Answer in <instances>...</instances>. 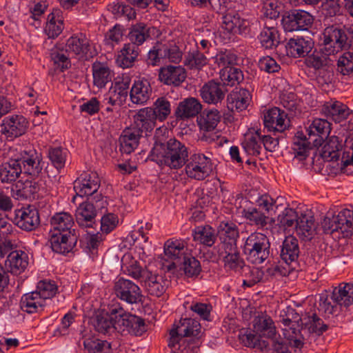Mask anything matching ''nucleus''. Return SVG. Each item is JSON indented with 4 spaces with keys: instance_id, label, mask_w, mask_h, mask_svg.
<instances>
[{
    "instance_id": "f257e3e1",
    "label": "nucleus",
    "mask_w": 353,
    "mask_h": 353,
    "mask_svg": "<svg viewBox=\"0 0 353 353\" xmlns=\"http://www.w3.org/2000/svg\"><path fill=\"white\" fill-rule=\"evenodd\" d=\"M188 148L176 139L165 143L155 141L150 154L152 161L159 165L170 170H179L185 165L188 178L203 181L213 172L214 163L210 157L203 153H194L188 159Z\"/></svg>"
},
{
    "instance_id": "f03ea898",
    "label": "nucleus",
    "mask_w": 353,
    "mask_h": 353,
    "mask_svg": "<svg viewBox=\"0 0 353 353\" xmlns=\"http://www.w3.org/2000/svg\"><path fill=\"white\" fill-rule=\"evenodd\" d=\"M43 167L41 154L34 149L24 150L0 165V180L12 183L22 173L33 177L38 176Z\"/></svg>"
},
{
    "instance_id": "7ed1b4c3",
    "label": "nucleus",
    "mask_w": 353,
    "mask_h": 353,
    "mask_svg": "<svg viewBox=\"0 0 353 353\" xmlns=\"http://www.w3.org/2000/svg\"><path fill=\"white\" fill-rule=\"evenodd\" d=\"M323 45L322 50L314 51L305 59L306 64L315 70L323 68L327 64V55L338 52L341 50L350 48L352 36L347 30L335 26L325 28L320 37Z\"/></svg>"
},
{
    "instance_id": "20e7f679",
    "label": "nucleus",
    "mask_w": 353,
    "mask_h": 353,
    "mask_svg": "<svg viewBox=\"0 0 353 353\" xmlns=\"http://www.w3.org/2000/svg\"><path fill=\"white\" fill-rule=\"evenodd\" d=\"M201 334V325L195 319H181L170 331L168 346L173 353H195Z\"/></svg>"
},
{
    "instance_id": "39448f33",
    "label": "nucleus",
    "mask_w": 353,
    "mask_h": 353,
    "mask_svg": "<svg viewBox=\"0 0 353 353\" xmlns=\"http://www.w3.org/2000/svg\"><path fill=\"white\" fill-rule=\"evenodd\" d=\"M55 283L50 280L40 281L37 290L22 296L20 301L21 310L32 314L42 310L48 299H52L57 292Z\"/></svg>"
},
{
    "instance_id": "423d86ee",
    "label": "nucleus",
    "mask_w": 353,
    "mask_h": 353,
    "mask_svg": "<svg viewBox=\"0 0 353 353\" xmlns=\"http://www.w3.org/2000/svg\"><path fill=\"white\" fill-rule=\"evenodd\" d=\"M107 201L101 194H96L88 201L79 204L75 211V219L81 228H93L98 214L106 212Z\"/></svg>"
},
{
    "instance_id": "0eeeda50",
    "label": "nucleus",
    "mask_w": 353,
    "mask_h": 353,
    "mask_svg": "<svg viewBox=\"0 0 353 353\" xmlns=\"http://www.w3.org/2000/svg\"><path fill=\"white\" fill-rule=\"evenodd\" d=\"M243 252L253 264L264 262L270 254V243L268 236L261 232H253L245 239Z\"/></svg>"
},
{
    "instance_id": "6e6552de",
    "label": "nucleus",
    "mask_w": 353,
    "mask_h": 353,
    "mask_svg": "<svg viewBox=\"0 0 353 353\" xmlns=\"http://www.w3.org/2000/svg\"><path fill=\"white\" fill-rule=\"evenodd\" d=\"M314 20V17L310 12L292 9L283 13L281 23L285 32L305 31L312 26Z\"/></svg>"
},
{
    "instance_id": "1a4fd4ad",
    "label": "nucleus",
    "mask_w": 353,
    "mask_h": 353,
    "mask_svg": "<svg viewBox=\"0 0 353 353\" xmlns=\"http://www.w3.org/2000/svg\"><path fill=\"white\" fill-rule=\"evenodd\" d=\"M216 250L227 272L243 275V270H249V265L245 264L237 246H228V248H216Z\"/></svg>"
},
{
    "instance_id": "9d476101",
    "label": "nucleus",
    "mask_w": 353,
    "mask_h": 353,
    "mask_svg": "<svg viewBox=\"0 0 353 353\" xmlns=\"http://www.w3.org/2000/svg\"><path fill=\"white\" fill-rule=\"evenodd\" d=\"M28 128V120L22 115L6 117L0 124V133L7 139H13L24 134Z\"/></svg>"
},
{
    "instance_id": "9b49d317",
    "label": "nucleus",
    "mask_w": 353,
    "mask_h": 353,
    "mask_svg": "<svg viewBox=\"0 0 353 353\" xmlns=\"http://www.w3.org/2000/svg\"><path fill=\"white\" fill-rule=\"evenodd\" d=\"M114 291L117 297L130 304H136L142 301L140 288L134 282L119 278L114 283Z\"/></svg>"
},
{
    "instance_id": "f8f14e48",
    "label": "nucleus",
    "mask_w": 353,
    "mask_h": 353,
    "mask_svg": "<svg viewBox=\"0 0 353 353\" xmlns=\"http://www.w3.org/2000/svg\"><path fill=\"white\" fill-rule=\"evenodd\" d=\"M199 92L205 103L217 105L225 99L228 90L225 83L210 80L201 87Z\"/></svg>"
},
{
    "instance_id": "ddd939ff",
    "label": "nucleus",
    "mask_w": 353,
    "mask_h": 353,
    "mask_svg": "<svg viewBox=\"0 0 353 353\" xmlns=\"http://www.w3.org/2000/svg\"><path fill=\"white\" fill-rule=\"evenodd\" d=\"M13 222L17 227L23 230H34L40 224L39 211L32 206L16 210Z\"/></svg>"
},
{
    "instance_id": "4468645a",
    "label": "nucleus",
    "mask_w": 353,
    "mask_h": 353,
    "mask_svg": "<svg viewBox=\"0 0 353 353\" xmlns=\"http://www.w3.org/2000/svg\"><path fill=\"white\" fill-rule=\"evenodd\" d=\"M100 187V179L97 172H84L74 182L77 196L83 197L97 194Z\"/></svg>"
},
{
    "instance_id": "2eb2a0df",
    "label": "nucleus",
    "mask_w": 353,
    "mask_h": 353,
    "mask_svg": "<svg viewBox=\"0 0 353 353\" xmlns=\"http://www.w3.org/2000/svg\"><path fill=\"white\" fill-rule=\"evenodd\" d=\"M265 127L269 131L284 132L290 126V120L285 111L274 107L269 109L263 117Z\"/></svg>"
},
{
    "instance_id": "dca6fc26",
    "label": "nucleus",
    "mask_w": 353,
    "mask_h": 353,
    "mask_svg": "<svg viewBox=\"0 0 353 353\" xmlns=\"http://www.w3.org/2000/svg\"><path fill=\"white\" fill-rule=\"evenodd\" d=\"M321 113L327 119L340 123L347 119L350 114L348 107L339 101L330 99L325 101L320 109Z\"/></svg>"
},
{
    "instance_id": "f3484780",
    "label": "nucleus",
    "mask_w": 353,
    "mask_h": 353,
    "mask_svg": "<svg viewBox=\"0 0 353 353\" xmlns=\"http://www.w3.org/2000/svg\"><path fill=\"white\" fill-rule=\"evenodd\" d=\"M156 119L152 115L150 108L140 109L133 117V129L142 136H148L155 127Z\"/></svg>"
},
{
    "instance_id": "a211bd4d",
    "label": "nucleus",
    "mask_w": 353,
    "mask_h": 353,
    "mask_svg": "<svg viewBox=\"0 0 353 353\" xmlns=\"http://www.w3.org/2000/svg\"><path fill=\"white\" fill-rule=\"evenodd\" d=\"M314 48V41L310 37L297 36L290 38L285 44L287 55L293 58L305 57Z\"/></svg>"
},
{
    "instance_id": "6ab92c4d",
    "label": "nucleus",
    "mask_w": 353,
    "mask_h": 353,
    "mask_svg": "<svg viewBox=\"0 0 353 353\" xmlns=\"http://www.w3.org/2000/svg\"><path fill=\"white\" fill-rule=\"evenodd\" d=\"M79 235L77 234L50 232V242L52 250L57 253L66 254L75 247Z\"/></svg>"
},
{
    "instance_id": "aec40b11",
    "label": "nucleus",
    "mask_w": 353,
    "mask_h": 353,
    "mask_svg": "<svg viewBox=\"0 0 353 353\" xmlns=\"http://www.w3.org/2000/svg\"><path fill=\"white\" fill-rule=\"evenodd\" d=\"M330 130V123L327 119H314L307 129L308 139H310L314 137L315 138L312 141L315 147L321 146L328 138Z\"/></svg>"
},
{
    "instance_id": "412c9836",
    "label": "nucleus",
    "mask_w": 353,
    "mask_h": 353,
    "mask_svg": "<svg viewBox=\"0 0 353 353\" xmlns=\"http://www.w3.org/2000/svg\"><path fill=\"white\" fill-rule=\"evenodd\" d=\"M221 26L228 32L241 34L248 32L250 22L241 18L239 13L230 11L223 15Z\"/></svg>"
},
{
    "instance_id": "4be33fe9",
    "label": "nucleus",
    "mask_w": 353,
    "mask_h": 353,
    "mask_svg": "<svg viewBox=\"0 0 353 353\" xmlns=\"http://www.w3.org/2000/svg\"><path fill=\"white\" fill-rule=\"evenodd\" d=\"M65 47L69 54L72 57H77L79 59H86L91 56V53L89 54V41L82 34L70 37L67 40Z\"/></svg>"
},
{
    "instance_id": "5701e85b",
    "label": "nucleus",
    "mask_w": 353,
    "mask_h": 353,
    "mask_svg": "<svg viewBox=\"0 0 353 353\" xmlns=\"http://www.w3.org/2000/svg\"><path fill=\"white\" fill-rule=\"evenodd\" d=\"M253 331L260 337L274 339L276 336L277 331L272 319L266 314L255 316L253 321Z\"/></svg>"
},
{
    "instance_id": "b1692460",
    "label": "nucleus",
    "mask_w": 353,
    "mask_h": 353,
    "mask_svg": "<svg viewBox=\"0 0 353 353\" xmlns=\"http://www.w3.org/2000/svg\"><path fill=\"white\" fill-rule=\"evenodd\" d=\"M316 225L314 218L310 214H303L299 215V219L296 220L295 224V231L296 235L304 241H311L316 234Z\"/></svg>"
},
{
    "instance_id": "393cba45",
    "label": "nucleus",
    "mask_w": 353,
    "mask_h": 353,
    "mask_svg": "<svg viewBox=\"0 0 353 353\" xmlns=\"http://www.w3.org/2000/svg\"><path fill=\"white\" fill-rule=\"evenodd\" d=\"M219 239L221 242L215 248H223L228 246H237V239L239 233L237 225L228 221H222L219 226Z\"/></svg>"
},
{
    "instance_id": "a878e982",
    "label": "nucleus",
    "mask_w": 353,
    "mask_h": 353,
    "mask_svg": "<svg viewBox=\"0 0 353 353\" xmlns=\"http://www.w3.org/2000/svg\"><path fill=\"white\" fill-rule=\"evenodd\" d=\"M157 33V30L147 24L139 22L132 25L128 33L130 43H133L138 47L145 41L151 39L152 36Z\"/></svg>"
},
{
    "instance_id": "bb28decb",
    "label": "nucleus",
    "mask_w": 353,
    "mask_h": 353,
    "mask_svg": "<svg viewBox=\"0 0 353 353\" xmlns=\"http://www.w3.org/2000/svg\"><path fill=\"white\" fill-rule=\"evenodd\" d=\"M251 94L247 89L235 88L227 97V107L232 112H241L248 106Z\"/></svg>"
},
{
    "instance_id": "cd10ccee",
    "label": "nucleus",
    "mask_w": 353,
    "mask_h": 353,
    "mask_svg": "<svg viewBox=\"0 0 353 353\" xmlns=\"http://www.w3.org/2000/svg\"><path fill=\"white\" fill-rule=\"evenodd\" d=\"M186 78L185 70L180 65H168L159 72V79L168 85L179 86Z\"/></svg>"
},
{
    "instance_id": "c85d7f7f",
    "label": "nucleus",
    "mask_w": 353,
    "mask_h": 353,
    "mask_svg": "<svg viewBox=\"0 0 353 353\" xmlns=\"http://www.w3.org/2000/svg\"><path fill=\"white\" fill-rule=\"evenodd\" d=\"M28 265V256L21 250H15L9 253L5 263L8 272L14 275L23 272Z\"/></svg>"
},
{
    "instance_id": "c756f323",
    "label": "nucleus",
    "mask_w": 353,
    "mask_h": 353,
    "mask_svg": "<svg viewBox=\"0 0 353 353\" xmlns=\"http://www.w3.org/2000/svg\"><path fill=\"white\" fill-rule=\"evenodd\" d=\"M114 314H111L110 312V304L106 312L97 313L90 319L91 324L94 330L103 334H110L114 332Z\"/></svg>"
},
{
    "instance_id": "7c9ffc66",
    "label": "nucleus",
    "mask_w": 353,
    "mask_h": 353,
    "mask_svg": "<svg viewBox=\"0 0 353 353\" xmlns=\"http://www.w3.org/2000/svg\"><path fill=\"white\" fill-rule=\"evenodd\" d=\"M152 88L146 79L135 81L130 91V98L133 103L145 104L152 95Z\"/></svg>"
},
{
    "instance_id": "2f4dec72",
    "label": "nucleus",
    "mask_w": 353,
    "mask_h": 353,
    "mask_svg": "<svg viewBox=\"0 0 353 353\" xmlns=\"http://www.w3.org/2000/svg\"><path fill=\"white\" fill-rule=\"evenodd\" d=\"M51 229L50 232L77 234L74 229L72 230L74 219L71 214L67 212L56 213L50 220Z\"/></svg>"
},
{
    "instance_id": "473e14b6",
    "label": "nucleus",
    "mask_w": 353,
    "mask_h": 353,
    "mask_svg": "<svg viewBox=\"0 0 353 353\" xmlns=\"http://www.w3.org/2000/svg\"><path fill=\"white\" fill-rule=\"evenodd\" d=\"M221 119V112L215 108L205 109L197 117L196 122L201 131H214Z\"/></svg>"
},
{
    "instance_id": "72a5a7b5",
    "label": "nucleus",
    "mask_w": 353,
    "mask_h": 353,
    "mask_svg": "<svg viewBox=\"0 0 353 353\" xmlns=\"http://www.w3.org/2000/svg\"><path fill=\"white\" fill-rule=\"evenodd\" d=\"M188 248L183 241L178 239H169L164 244L165 255L173 261L172 265L175 266L180 263L188 253Z\"/></svg>"
},
{
    "instance_id": "f704fd0d",
    "label": "nucleus",
    "mask_w": 353,
    "mask_h": 353,
    "mask_svg": "<svg viewBox=\"0 0 353 353\" xmlns=\"http://www.w3.org/2000/svg\"><path fill=\"white\" fill-rule=\"evenodd\" d=\"M110 312L114 314V332L120 333L121 335H127L129 333V323H128L130 318V313L126 312L121 307V304L117 302H112L110 304Z\"/></svg>"
},
{
    "instance_id": "c9c22d12",
    "label": "nucleus",
    "mask_w": 353,
    "mask_h": 353,
    "mask_svg": "<svg viewBox=\"0 0 353 353\" xmlns=\"http://www.w3.org/2000/svg\"><path fill=\"white\" fill-rule=\"evenodd\" d=\"M201 109L202 105L197 99L189 97L179 103L175 116L181 119H189L196 116Z\"/></svg>"
},
{
    "instance_id": "e433bc0d",
    "label": "nucleus",
    "mask_w": 353,
    "mask_h": 353,
    "mask_svg": "<svg viewBox=\"0 0 353 353\" xmlns=\"http://www.w3.org/2000/svg\"><path fill=\"white\" fill-rule=\"evenodd\" d=\"M300 254L298 239L293 236H288L283 241L280 256L288 265L297 261Z\"/></svg>"
},
{
    "instance_id": "4c0bfd02",
    "label": "nucleus",
    "mask_w": 353,
    "mask_h": 353,
    "mask_svg": "<svg viewBox=\"0 0 353 353\" xmlns=\"http://www.w3.org/2000/svg\"><path fill=\"white\" fill-rule=\"evenodd\" d=\"M342 306L333 296V292L328 293L327 292L319 294L318 310L325 316L329 317L331 315H338L341 310Z\"/></svg>"
},
{
    "instance_id": "58836bf2",
    "label": "nucleus",
    "mask_w": 353,
    "mask_h": 353,
    "mask_svg": "<svg viewBox=\"0 0 353 353\" xmlns=\"http://www.w3.org/2000/svg\"><path fill=\"white\" fill-rule=\"evenodd\" d=\"M39 190L38 183L29 180L24 182L19 181L12 188V196L19 200L34 199Z\"/></svg>"
},
{
    "instance_id": "ea45409f",
    "label": "nucleus",
    "mask_w": 353,
    "mask_h": 353,
    "mask_svg": "<svg viewBox=\"0 0 353 353\" xmlns=\"http://www.w3.org/2000/svg\"><path fill=\"white\" fill-rule=\"evenodd\" d=\"M141 137L143 136L132 127L125 129L119 137L121 152L126 154L132 153L137 148Z\"/></svg>"
},
{
    "instance_id": "a19ab883",
    "label": "nucleus",
    "mask_w": 353,
    "mask_h": 353,
    "mask_svg": "<svg viewBox=\"0 0 353 353\" xmlns=\"http://www.w3.org/2000/svg\"><path fill=\"white\" fill-rule=\"evenodd\" d=\"M139 54V48L133 43H125L117 55L116 61L119 66L128 68L133 65Z\"/></svg>"
},
{
    "instance_id": "79ce46f5",
    "label": "nucleus",
    "mask_w": 353,
    "mask_h": 353,
    "mask_svg": "<svg viewBox=\"0 0 353 353\" xmlns=\"http://www.w3.org/2000/svg\"><path fill=\"white\" fill-rule=\"evenodd\" d=\"M192 237L194 241L212 247L216 241V234L210 225H199L195 228L192 232Z\"/></svg>"
},
{
    "instance_id": "37998d69",
    "label": "nucleus",
    "mask_w": 353,
    "mask_h": 353,
    "mask_svg": "<svg viewBox=\"0 0 353 353\" xmlns=\"http://www.w3.org/2000/svg\"><path fill=\"white\" fill-rule=\"evenodd\" d=\"M60 13V10H56L48 16L44 31L48 38L54 39L57 37L63 30V19Z\"/></svg>"
},
{
    "instance_id": "c03bdc74",
    "label": "nucleus",
    "mask_w": 353,
    "mask_h": 353,
    "mask_svg": "<svg viewBox=\"0 0 353 353\" xmlns=\"http://www.w3.org/2000/svg\"><path fill=\"white\" fill-rule=\"evenodd\" d=\"M262 134L260 130L250 132L245 136L242 146L249 155L258 156L261 150Z\"/></svg>"
},
{
    "instance_id": "a18cd8bd",
    "label": "nucleus",
    "mask_w": 353,
    "mask_h": 353,
    "mask_svg": "<svg viewBox=\"0 0 353 353\" xmlns=\"http://www.w3.org/2000/svg\"><path fill=\"white\" fill-rule=\"evenodd\" d=\"M50 59L57 68L63 71L68 69L70 65V57H72L65 46L62 45L55 46L50 50Z\"/></svg>"
},
{
    "instance_id": "49530a36",
    "label": "nucleus",
    "mask_w": 353,
    "mask_h": 353,
    "mask_svg": "<svg viewBox=\"0 0 353 353\" xmlns=\"http://www.w3.org/2000/svg\"><path fill=\"white\" fill-rule=\"evenodd\" d=\"M334 221H336L338 232L343 236H349L353 231V211L344 209L334 216Z\"/></svg>"
},
{
    "instance_id": "de8ad7c7",
    "label": "nucleus",
    "mask_w": 353,
    "mask_h": 353,
    "mask_svg": "<svg viewBox=\"0 0 353 353\" xmlns=\"http://www.w3.org/2000/svg\"><path fill=\"white\" fill-rule=\"evenodd\" d=\"M333 296L342 307H348L353 304V284L341 283L333 290Z\"/></svg>"
},
{
    "instance_id": "09e8293b",
    "label": "nucleus",
    "mask_w": 353,
    "mask_h": 353,
    "mask_svg": "<svg viewBox=\"0 0 353 353\" xmlns=\"http://www.w3.org/2000/svg\"><path fill=\"white\" fill-rule=\"evenodd\" d=\"M150 108L156 120L161 122L168 119L172 110L170 99L166 97H159Z\"/></svg>"
},
{
    "instance_id": "8fccbe9b",
    "label": "nucleus",
    "mask_w": 353,
    "mask_h": 353,
    "mask_svg": "<svg viewBox=\"0 0 353 353\" xmlns=\"http://www.w3.org/2000/svg\"><path fill=\"white\" fill-rule=\"evenodd\" d=\"M143 282H144L145 290L150 295L159 297L165 291V288L162 284V278L158 275L152 274L151 272H150L148 276H145Z\"/></svg>"
},
{
    "instance_id": "3c124183",
    "label": "nucleus",
    "mask_w": 353,
    "mask_h": 353,
    "mask_svg": "<svg viewBox=\"0 0 353 353\" xmlns=\"http://www.w3.org/2000/svg\"><path fill=\"white\" fill-rule=\"evenodd\" d=\"M92 74L94 85L99 88L105 87L112 79L110 68L101 63L93 65Z\"/></svg>"
},
{
    "instance_id": "603ef678",
    "label": "nucleus",
    "mask_w": 353,
    "mask_h": 353,
    "mask_svg": "<svg viewBox=\"0 0 353 353\" xmlns=\"http://www.w3.org/2000/svg\"><path fill=\"white\" fill-rule=\"evenodd\" d=\"M259 39L263 48L272 49L279 43V31L275 27L265 26L261 31Z\"/></svg>"
},
{
    "instance_id": "864d4df0",
    "label": "nucleus",
    "mask_w": 353,
    "mask_h": 353,
    "mask_svg": "<svg viewBox=\"0 0 353 353\" xmlns=\"http://www.w3.org/2000/svg\"><path fill=\"white\" fill-rule=\"evenodd\" d=\"M178 265H180V269L183 271L185 275L188 277L197 276L201 271L199 261L188 254L184 256Z\"/></svg>"
},
{
    "instance_id": "5fc2aeb1",
    "label": "nucleus",
    "mask_w": 353,
    "mask_h": 353,
    "mask_svg": "<svg viewBox=\"0 0 353 353\" xmlns=\"http://www.w3.org/2000/svg\"><path fill=\"white\" fill-rule=\"evenodd\" d=\"M83 346L88 353H109L110 343L94 336L83 339Z\"/></svg>"
},
{
    "instance_id": "6e6d98bb",
    "label": "nucleus",
    "mask_w": 353,
    "mask_h": 353,
    "mask_svg": "<svg viewBox=\"0 0 353 353\" xmlns=\"http://www.w3.org/2000/svg\"><path fill=\"white\" fill-rule=\"evenodd\" d=\"M208 63V59L204 53L198 49L190 51L185 56L184 64L190 69L201 70Z\"/></svg>"
},
{
    "instance_id": "4d7b16f0",
    "label": "nucleus",
    "mask_w": 353,
    "mask_h": 353,
    "mask_svg": "<svg viewBox=\"0 0 353 353\" xmlns=\"http://www.w3.org/2000/svg\"><path fill=\"white\" fill-rule=\"evenodd\" d=\"M122 268L125 274L141 281L150 274V271L143 269L139 262L134 259H131L128 263H123Z\"/></svg>"
},
{
    "instance_id": "13d9d810",
    "label": "nucleus",
    "mask_w": 353,
    "mask_h": 353,
    "mask_svg": "<svg viewBox=\"0 0 353 353\" xmlns=\"http://www.w3.org/2000/svg\"><path fill=\"white\" fill-rule=\"evenodd\" d=\"M220 77L222 83H225L230 86L239 83L243 79L242 71L236 67L232 66L228 69H221L220 70Z\"/></svg>"
},
{
    "instance_id": "bf43d9fd",
    "label": "nucleus",
    "mask_w": 353,
    "mask_h": 353,
    "mask_svg": "<svg viewBox=\"0 0 353 353\" xmlns=\"http://www.w3.org/2000/svg\"><path fill=\"white\" fill-rule=\"evenodd\" d=\"M108 10L114 14L115 18L125 17L130 20L136 16V12L132 7L119 1L110 3L108 6Z\"/></svg>"
},
{
    "instance_id": "052dcab7",
    "label": "nucleus",
    "mask_w": 353,
    "mask_h": 353,
    "mask_svg": "<svg viewBox=\"0 0 353 353\" xmlns=\"http://www.w3.org/2000/svg\"><path fill=\"white\" fill-rule=\"evenodd\" d=\"M303 320L305 322L303 323L305 327L303 331L307 329L308 332L320 335L327 330V325L316 314H312L311 316L304 318Z\"/></svg>"
},
{
    "instance_id": "680f3d73",
    "label": "nucleus",
    "mask_w": 353,
    "mask_h": 353,
    "mask_svg": "<svg viewBox=\"0 0 353 353\" xmlns=\"http://www.w3.org/2000/svg\"><path fill=\"white\" fill-rule=\"evenodd\" d=\"M48 154V158L54 168L57 170L64 168L68 154L66 149L61 147L50 148Z\"/></svg>"
},
{
    "instance_id": "e2e57ef3",
    "label": "nucleus",
    "mask_w": 353,
    "mask_h": 353,
    "mask_svg": "<svg viewBox=\"0 0 353 353\" xmlns=\"http://www.w3.org/2000/svg\"><path fill=\"white\" fill-rule=\"evenodd\" d=\"M214 61L221 69H228L236 65L237 56L230 50L221 51L213 57Z\"/></svg>"
},
{
    "instance_id": "0e129e2a",
    "label": "nucleus",
    "mask_w": 353,
    "mask_h": 353,
    "mask_svg": "<svg viewBox=\"0 0 353 353\" xmlns=\"http://www.w3.org/2000/svg\"><path fill=\"white\" fill-rule=\"evenodd\" d=\"M242 215L252 224L260 228H263L268 223V216L255 208L243 210Z\"/></svg>"
},
{
    "instance_id": "69168bd1",
    "label": "nucleus",
    "mask_w": 353,
    "mask_h": 353,
    "mask_svg": "<svg viewBox=\"0 0 353 353\" xmlns=\"http://www.w3.org/2000/svg\"><path fill=\"white\" fill-rule=\"evenodd\" d=\"M163 58L173 63H179L182 59V52L174 43H160Z\"/></svg>"
},
{
    "instance_id": "338daca9",
    "label": "nucleus",
    "mask_w": 353,
    "mask_h": 353,
    "mask_svg": "<svg viewBox=\"0 0 353 353\" xmlns=\"http://www.w3.org/2000/svg\"><path fill=\"white\" fill-rule=\"evenodd\" d=\"M294 157L299 161L307 158L309 154L310 142L305 139L296 137L292 148Z\"/></svg>"
},
{
    "instance_id": "774afa93",
    "label": "nucleus",
    "mask_w": 353,
    "mask_h": 353,
    "mask_svg": "<svg viewBox=\"0 0 353 353\" xmlns=\"http://www.w3.org/2000/svg\"><path fill=\"white\" fill-rule=\"evenodd\" d=\"M337 70L343 75H348L353 71V48L345 52L338 60Z\"/></svg>"
}]
</instances>
